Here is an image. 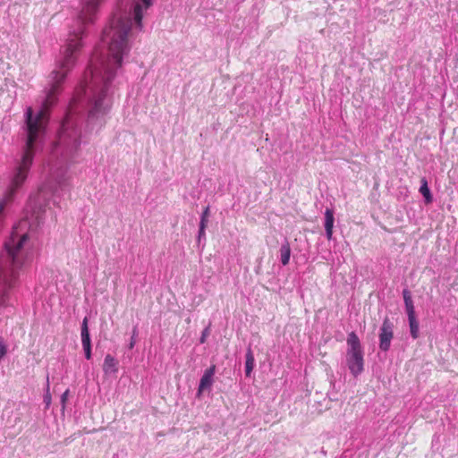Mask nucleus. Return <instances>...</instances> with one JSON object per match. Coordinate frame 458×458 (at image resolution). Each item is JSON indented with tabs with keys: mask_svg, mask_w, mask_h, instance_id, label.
Listing matches in <instances>:
<instances>
[{
	"mask_svg": "<svg viewBox=\"0 0 458 458\" xmlns=\"http://www.w3.org/2000/svg\"><path fill=\"white\" fill-rule=\"evenodd\" d=\"M104 0H81V10L78 13L76 26L70 30L67 44L61 53L57 68L51 72L49 86L46 92H60L62 83L67 73L72 69L77 59V53L82 44L86 24L92 23L97 17L98 10Z\"/></svg>",
	"mask_w": 458,
	"mask_h": 458,
	"instance_id": "f257e3e1",
	"label": "nucleus"
},
{
	"mask_svg": "<svg viewBox=\"0 0 458 458\" xmlns=\"http://www.w3.org/2000/svg\"><path fill=\"white\" fill-rule=\"evenodd\" d=\"M346 365L350 372L357 377L363 371V352L360 342L354 332H351L347 337Z\"/></svg>",
	"mask_w": 458,
	"mask_h": 458,
	"instance_id": "f03ea898",
	"label": "nucleus"
},
{
	"mask_svg": "<svg viewBox=\"0 0 458 458\" xmlns=\"http://www.w3.org/2000/svg\"><path fill=\"white\" fill-rule=\"evenodd\" d=\"M403 297L405 311L408 317L410 334L413 339H417L420 334L419 321L416 318L415 308L411 298V293L408 288L403 290Z\"/></svg>",
	"mask_w": 458,
	"mask_h": 458,
	"instance_id": "7ed1b4c3",
	"label": "nucleus"
},
{
	"mask_svg": "<svg viewBox=\"0 0 458 458\" xmlns=\"http://www.w3.org/2000/svg\"><path fill=\"white\" fill-rule=\"evenodd\" d=\"M393 323L388 319L386 318L380 327V333H379V348L386 352L389 350L391 345V341L393 339Z\"/></svg>",
	"mask_w": 458,
	"mask_h": 458,
	"instance_id": "20e7f679",
	"label": "nucleus"
},
{
	"mask_svg": "<svg viewBox=\"0 0 458 458\" xmlns=\"http://www.w3.org/2000/svg\"><path fill=\"white\" fill-rule=\"evenodd\" d=\"M89 319L85 317L81 323V344L85 354V358L87 360L91 359V339L89 335V330L88 327Z\"/></svg>",
	"mask_w": 458,
	"mask_h": 458,
	"instance_id": "39448f33",
	"label": "nucleus"
},
{
	"mask_svg": "<svg viewBox=\"0 0 458 458\" xmlns=\"http://www.w3.org/2000/svg\"><path fill=\"white\" fill-rule=\"evenodd\" d=\"M216 372V365H211L207 369L201 377L198 387V396L201 394L207 389H210L214 382V375Z\"/></svg>",
	"mask_w": 458,
	"mask_h": 458,
	"instance_id": "423d86ee",
	"label": "nucleus"
},
{
	"mask_svg": "<svg viewBox=\"0 0 458 458\" xmlns=\"http://www.w3.org/2000/svg\"><path fill=\"white\" fill-rule=\"evenodd\" d=\"M334 222H335V217H334V211H333V209L327 208L326 211H325V224H324V226H325L326 236H327V240H331L332 239Z\"/></svg>",
	"mask_w": 458,
	"mask_h": 458,
	"instance_id": "0eeeda50",
	"label": "nucleus"
},
{
	"mask_svg": "<svg viewBox=\"0 0 458 458\" xmlns=\"http://www.w3.org/2000/svg\"><path fill=\"white\" fill-rule=\"evenodd\" d=\"M118 362L111 354H107L105 357L103 370L106 374L114 373L117 371Z\"/></svg>",
	"mask_w": 458,
	"mask_h": 458,
	"instance_id": "6e6552de",
	"label": "nucleus"
},
{
	"mask_svg": "<svg viewBox=\"0 0 458 458\" xmlns=\"http://www.w3.org/2000/svg\"><path fill=\"white\" fill-rule=\"evenodd\" d=\"M419 191L423 196L424 201L426 204L432 203L433 196H432L430 189L428 185V181H427L426 177H422L420 179V187L419 189Z\"/></svg>",
	"mask_w": 458,
	"mask_h": 458,
	"instance_id": "1a4fd4ad",
	"label": "nucleus"
},
{
	"mask_svg": "<svg viewBox=\"0 0 458 458\" xmlns=\"http://www.w3.org/2000/svg\"><path fill=\"white\" fill-rule=\"evenodd\" d=\"M280 261L283 266H286L289 264L290 258H291V247L290 243L287 240L284 241V242L281 245L280 250Z\"/></svg>",
	"mask_w": 458,
	"mask_h": 458,
	"instance_id": "9d476101",
	"label": "nucleus"
},
{
	"mask_svg": "<svg viewBox=\"0 0 458 458\" xmlns=\"http://www.w3.org/2000/svg\"><path fill=\"white\" fill-rule=\"evenodd\" d=\"M245 359V376L250 377V374L255 366V359L250 347L247 349Z\"/></svg>",
	"mask_w": 458,
	"mask_h": 458,
	"instance_id": "9b49d317",
	"label": "nucleus"
},
{
	"mask_svg": "<svg viewBox=\"0 0 458 458\" xmlns=\"http://www.w3.org/2000/svg\"><path fill=\"white\" fill-rule=\"evenodd\" d=\"M210 215L209 206L206 207V208L203 210L201 216H200V222L199 225L207 226L208 223V217Z\"/></svg>",
	"mask_w": 458,
	"mask_h": 458,
	"instance_id": "f8f14e48",
	"label": "nucleus"
},
{
	"mask_svg": "<svg viewBox=\"0 0 458 458\" xmlns=\"http://www.w3.org/2000/svg\"><path fill=\"white\" fill-rule=\"evenodd\" d=\"M138 336V327L137 326H135L132 329V335L131 337V341H130V344H129V349H133L135 344H136V337Z\"/></svg>",
	"mask_w": 458,
	"mask_h": 458,
	"instance_id": "ddd939ff",
	"label": "nucleus"
},
{
	"mask_svg": "<svg viewBox=\"0 0 458 458\" xmlns=\"http://www.w3.org/2000/svg\"><path fill=\"white\" fill-rule=\"evenodd\" d=\"M7 352V347L3 340V338L0 337V361L4 358V356Z\"/></svg>",
	"mask_w": 458,
	"mask_h": 458,
	"instance_id": "4468645a",
	"label": "nucleus"
},
{
	"mask_svg": "<svg viewBox=\"0 0 458 458\" xmlns=\"http://www.w3.org/2000/svg\"><path fill=\"white\" fill-rule=\"evenodd\" d=\"M206 227L207 226H203V225H199V233H198V242H200L201 239L206 238V233H205Z\"/></svg>",
	"mask_w": 458,
	"mask_h": 458,
	"instance_id": "2eb2a0df",
	"label": "nucleus"
},
{
	"mask_svg": "<svg viewBox=\"0 0 458 458\" xmlns=\"http://www.w3.org/2000/svg\"><path fill=\"white\" fill-rule=\"evenodd\" d=\"M69 394H70V391H69V389H67L61 395V403H62L63 410H64V408H65V403L68 399Z\"/></svg>",
	"mask_w": 458,
	"mask_h": 458,
	"instance_id": "dca6fc26",
	"label": "nucleus"
},
{
	"mask_svg": "<svg viewBox=\"0 0 458 458\" xmlns=\"http://www.w3.org/2000/svg\"><path fill=\"white\" fill-rule=\"evenodd\" d=\"M209 335V327H206L202 333H201V336L199 338V343L200 344H204L206 342V339L207 337Z\"/></svg>",
	"mask_w": 458,
	"mask_h": 458,
	"instance_id": "f3484780",
	"label": "nucleus"
},
{
	"mask_svg": "<svg viewBox=\"0 0 458 458\" xmlns=\"http://www.w3.org/2000/svg\"><path fill=\"white\" fill-rule=\"evenodd\" d=\"M44 403L48 407L51 403V395L49 394V386H47V394L44 395Z\"/></svg>",
	"mask_w": 458,
	"mask_h": 458,
	"instance_id": "a211bd4d",
	"label": "nucleus"
},
{
	"mask_svg": "<svg viewBox=\"0 0 458 458\" xmlns=\"http://www.w3.org/2000/svg\"><path fill=\"white\" fill-rule=\"evenodd\" d=\"M64 442L68 443L69 442V438H65Z\"/></svg>",
	"mask_w": 458,
	"mask_h": 458,
	"instance_id": "6ab92c4d",
	"label": "nucleus"
}]
</instances>
